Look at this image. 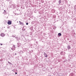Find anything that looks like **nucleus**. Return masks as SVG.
<instances>
[{"label":"nucleus","mask_w":76,"mask_h":76,"mask_svg":"<svg viewBox=\"0 0 76 76\" xmlns=\"http://www.w3.org/2000/svg\"><path fill=\"white\" fill-rule=\"evenodd\" d=\"M7 23L8 25H11L12 24V21L8 20Z\"/></svg>","instance_id":"f257e3e1"},{"label":"nucleus","mask_w":76,"mask_h":76,"mask_svg":"<svg viewBox=\"0 0 76 76\" xmlns=\"http://www.w3.org/2000/svg\"><path fill=\"white\" fill-rule=\"evenodd\" d=\"M1 37H4V36H5V35L3 33H2L1 34Z\"/></svg>","instance_id":"f03ea898"},{"label":"nucleus","mask_w":76,"mask_h":76,"mask_svg":"<svg viewBox=\"0 0 76 76\" xmlns=\"http://www.w3.org/2000/svg\"><path fill=\"white\" fill-rule=\"evenodd\" d=\"M19 53L20 54H23V51L21 50L19 52Z\"/></svg>","instance_id":"7ed1b4c3"},{"label":"nucleus","mask_w":76,"mask_h":76,"mask_svg":"<svg viewBox=\"0 0 76 76\" xmlns=\"http://www.w3.org/2000/svg\"><path fill=\"white\" fill-rule=\"evenodd\" d=\"M44 55L45 56V57H47V54L45 52H44Z\"/></svg>","instance_id":"20e7f679"},{"label":"nucleus","mask_w":76,"mask_h":76,"mask_svg":"<svg viewBox=\"0 0 76 76\" xmlns=\"http://www.w3.org/2000/svg\"><path fill=\"white\" fill-rule=\"evenodd\" d=\"M20 25H21L22 26H24V23L23 22L20 23Z\"/></svg>","instance_id":"39448f33"},{"label":"nucleus","mask_w":76,"mask_h":76,"mask_svg":"<svg viewBox=\"0 0 76 76\" xmlns=\"http://www.w3.org/2000/svg\"><path fill=\"white\" fill-rule=\"evenodd\" d=\"M61 0H60L59 1H58V3L59 4H61Z\"/></svg>","instance_id":"423d86ee"},{"label":"nucleus","mask_w":76,"mask_h":76,"mask_svg":"<svg viewBox=\"0 0 76 76\" xmlns=\"http://www.w3.org/2000/svg\"><path fill=\"white\" fill-rule=\"evenodd\" d=\"M58 36H59V37H60V36L61 35V33H59L58 34Z\"/></svg>","instance_id":"0eeeda50"},{"label":"nucleus","mask_w":76,"mask_h":76,"mask_svg":"<svg viewBox=\"0 0 76 76\" xmlns=\"http://www.w3.org/2000/svg\"><path fill=\"white\" fill-rule=\"evenodd\" d=\"M67 48H68V49H70V48H70V45H69L67 47Z\"/></svg>","instance_id":"6e6552de"},{"label":"nucleus","mask_w":76,"mask_h":76,"mask_svg":"<svg viewBox=\"0 0 76 76\" xmlns=\"http://www.w3.org/2000/svg\"><path fill=\"white\" fill-rule=\"evenodd\" d=\"M70 75H71V76H73V73H71L70 74Z\"/></svg>","instance_id":"1a4fd4ad"},{"label":"nucleus","mask_w":76,"mask_h":76,"mask_svg":"<svg viewBox=\"0 0 76 76\" xmlns=\"http://www.w3.org/2000/svg\"><path fill=\"white\" fill-rule=\"evenodd\" d=\"M15 36H16V35H13L12 36V37H15Z\"/></svg>","instance_id":"9d476101"},{"label":"nucleus","mask_w":76,"mask_h":76,"mask_svg":"<svg viewBox=\"0 0 76 76\" xmlns=\"http://www.w3.org/2000/svg\"><path fill=\"white\" fill-rule=\"evenodd\" d=\"M8 63L10 64H12V63H11L9 62H8Z\"/></svg>","instance_id":"9b49d317"},{"label":"nucleus","mask_w":76,"mask_h":76,"mask_svg":"<svg viewBox=\"0 0 76 76\" xmlns=\"http://www.w3.org/2000/svg\"><path fill=\"white\" fill-rule=\"evenodd\" d=\"M6 13V11L5 10H4V12H3V13L4 14V13Z\"/></svg>","instance_id":"f8f14e48"},{"label":"nucleus","mask_w":76,"mask_h":76,"mask_svg":"<svg viewBox=\"0 0 76 76\" xmlns=\"http://www.w3.org/2000/svg\"><path fill=\"white\" fill-rule=\"evenodd\" d=\"M3 61V59H1L0 60V61Z\"/></svg>","instance_id":"ddd939ff"},{"label":"nucleus","mask_w":76,"mask_h":76,"mask_svg":"<svg viewBox=\"0 0 76 76\" xmlns=\"http://www.w3.org/2000/svg\"><path fill=\"white\" fill-rule=\"evenodd\" d=\"M22 31H25V30L23 28H22Z\"/></svg>","instance_id":"4468645a"},{"label":"nucleus","mask_w":76,"mask_h":76,"mask_svg":"<svg viewBox=\"0 0 76 76\" xmlns=\"http://www.w3.org/2000/svg\"><path fill=\"white\" fill-rule=\"evenodd\" d=\"M15 37L16 39H17V40H18V37Z\"/></svg>","instance_id":"2eb2a0df"},{"label":"nucleus","mask_w":76,"mask_h":76,"mask_svg":"<svg viewBox=\"0 0 76 76\" xmlns=\"http://www.w3.org/2000/svg\"><path fill=\"white\" fill-rule=\"evenodd\" d=\"M26 25H28V23H26Z\"/></svg>","instance_id":"dca6fc26"},{"label":"nucleus","mask_w":76,"mask_h":76,"mask_svg":"<svg viewBox=\"0 0 76 76\" xmlns=\"http://www.w3.org/2000/svg\"><path fill=\"white\" fill-rule=\"evenodd\" d=\"M15 50V49H13L12 50V51H14V50Z\"/></svg>","instance_id":"f3484780"},{"label":"nucleus","mask_w":76,"mask_h":76,"mask_svg":"<svg viewBox=\"0 0 76 76\" xmlns=\"http://www.w3.org/2000/svg\"><path fill=\"white\" fill-rule=\"evenodd\" d=\"M19 22L20 23H20H21V22H20V21H19Z\"/></svg>","instance_id":"a211bd4d"},{"label":"nucleus","mask_w":76,"mask_h":76,"mask_svg":"<svg viewBox=\"0 0 76 76\" xmlns=\"http://www.w3.org/2000/svg\"><path fill=\"white\" fill-rule=\"evenodd\" d=\"M17 72H15V74L16 75H17Z\"/></svg>","instance_id":"6ab92c4d"},{"label":"nucleus","mask_w":76,"mask_h":76,"mask_svg":"<svg viewBox=\"0 0 76 76\" xmlns=\"http://www.w3.org/2000/svg\"><path fill=\"white\" fill-rule=\"evenodd\" d=\"M22 1H23V0H21Z\"/></svg>","instance_id":"aec40b11"},{"label":"nucleus","mask_w":76,"mask_h":76,"mask_svg":"<svg viewBox=\"0 0 76 76\" xmlns=\"http://www.w3.org/2000/svg\"><path fill=\"white\" fill-rule=\"evenodd\" d=\"M3 45V44H1V45Z\"/></svg>","instance_id":"412c9836"},{"label":"nucleus","mask_w":76,"mask_h":76,"mask_svg":"<svg viewBox=\"0 0 76 76\" xmlns=\"http://www.w3.org/2000/svg\"><path fill=\"white\" fill-rule=\"evenodd\" d=\"M11 50H12L13 49L12 48H11Z\"/></svg>","instance_id":"4be33fe9"},{"label":"nucleus","mask_w":76,"mask_h":76,"mask_svg":"<svg viewBox=\"0 0 76 76\" xmlns=\"http://www.w3.org/2000/svg\"><path fill=\"white\" fill-rule=\"evenodd\" d=\"M14 28L15 29V28H16V27H14Z\"/></svg>","instance_id":"5701e85b"},{"label":"nucleus","mask_w":76,"mask_h":76,"mask_svg":"<svg viewBox=\"0 0 76 76\" xmlns=\"http://www.w3.org/2000/svg\"><path fill=\"white\" fill-rule=\"evenodd\" d=\"M15 55H16V53H15Z\"/></svg>","instance_id":"b1692460"},{"label":"nucleus","mask_w":76,"mask_h":76,"mask_svg":"<svg viewBox=\"0 0 76 76\" xmlns=\"http://www.w3.org/2000/svg\"><path fill=\"white\" fill-rule=\"evenodd\" d=\"M9 1V0H7V1Z\"/></svg>","instance_id":"393cba45"},{"label":"nucleus","mask_w":76,"mask_h":76,"mask_svg":"<svg viewBox=\"0 0 76 76\" xmlns=\"http://www.w3.org/2000/svg\"><path fill=\"white\" fill-rule=\"evenodd\" d=\"M10 51H11V52H12V51H11L10 50Z\"/></svg>","instance_id":"a878e982"},{"label":"nucleus","mask_w":76,"mask_h":76,"mask_svg":"<svg viewBox=\"0 0 76 76\" xmlns=\"http://www.w3.org/2000/svg\"><path fill=\"white\" fill-rule=\"evenodd\" d=\"M14 47H15V45H14Z\"/></svg>","instance_id":"bb28decb"},{"label":"nucleus","mask_w":76,"mask_h":76,"mask_svg":"<svg viewBox=\"0 0 76 76\" xmlns=\"http://www.w3.org/2000/svg\"><path fill=\"white\" fill-rule=\"evenodd\" d=\"M17 23H18V21L17 22Z\"/></svg>","instance_id":"cd10ccee"}]
</instances>
